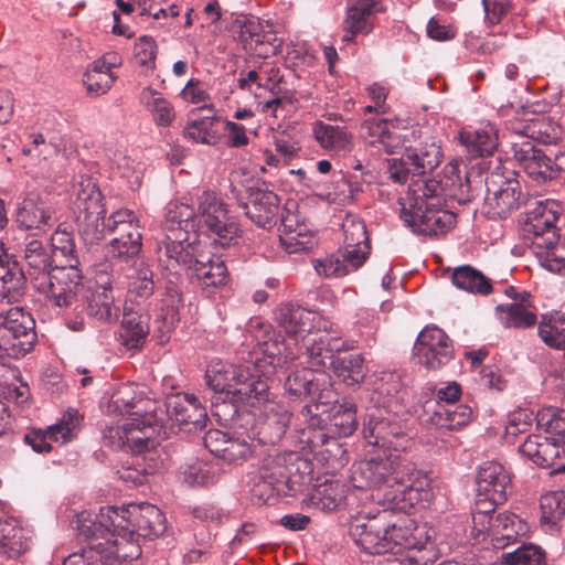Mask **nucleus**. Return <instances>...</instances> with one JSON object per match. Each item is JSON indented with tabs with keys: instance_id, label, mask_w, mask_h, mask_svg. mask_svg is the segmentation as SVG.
<instances>
[{
	"instance_id": "48",
	"label": "nucleus",
	"mask_w": 565,
	"mask_h": 565,
	"mask_svg": "<svg viewBox=\"0 0 565 565\" xmlns=\"http://www.w3.org/2000/svg\"><path fill=\"white\" fill-rule=\"evenodd\" d=\"M541 524L553 527L565 515V492L562 490L544 493L540 499Z\"/></svg>"
},
{
	"instance_id": "42",
	"label": "nucleus",
	"mask_w": 565,
	"mask_h": 565,
	"mask_svg": "<svg viewBox=\"0 0 565 565\" xmlns=\"http://www.w3.org/2000/svg\"><path fill=\"white\" fill-rule=\"evenodd\" d=\"M285 454H269L264 458L263 463L259 468V475L264 483L269 484L266 492H262V497H266L271 490L278 489V491L285 492L287 490V477L285 468Z\"/></svg>"
},
{
	"instance_id": "6",
	"label": "nucleus",
	"mask_w": 565,
	"mask_h": 565,
	"mask_svg": "<svg viewBox=\"0 0 565 565\" xmlns=\"http://www.w3.org/2000/svg\"><path fill=\"white\" fill-rule=\"evenodd\" d=\"M259 375L250 374L245 366L217 363L206 371L207 385L224 395L235 407L257 405L266 401L267 381L256 367Z\"/></svg>"
},
{
	"instance_id": "63",
	"label": "nucleus",
	"mask_w": 565,
	"mask_h": 565,
	"mask_svg": "<svg viewBox=\"0 0 565 565\" xmlns=\"http://www.w3.org/2000/svg\"><path fill=\"white\" fill-rule=\"evenodd\" d=\"M252 454V445L245 438L231 436L220 458L231 465H239Z\"/></svg>"
},
{
	"instance_id": "11",
	"label": "nucleus",
	"mask_w": 565,
	"mask_h": 565,
	"mask_svg": "<svg viewBox=\"0 0 565 565\" xmlns=\"http://www.w3.org/2000/svg\"><path fill=\"white\" fill-rule=\"evenodd\" d=\"M230 195L258 227L269 230L277 224L280 200L273 191L252 186L242 190L232 184Z\"/></svg>"
},
{
	"instance_id": "53",
	"label": "nucleus",
	"mask_w": 565,
	"mask_h": 565,
	"mask_svg": "<svg viewBox=\"0 0 565 565\" xmlns=\"http://www.w3.org/2000/svg\"><path fill=\"white\" fill-rule=\"evenodd\" d=\"M149 327L142 316L135 312H125L121 321V338L127 347L139 348L147 334Z\"/></svg>"
},
{
	"instance_id": "49",
	"label": "nucleus",
	"mask_w": 565,
	"mask_h": 565,
	"mask_svg": "<svg viewBox=\"0 0 565 565\" xmlns=\"http://www.w3.org/2000/svg\"><path fill=\"white\" fill-rule=\"evenodd\" d=\"M331 430L339 437H348L354 433L358 427L356 409L354 404L344 402L332 408L329 416Z\"/></svg>"
},
{
	"instance_id": "19",
	"label": "nucleus",
	"mask_w": 565,
	"mask_h": 565,
	"mask_svg": "<svg viewBox=\"0 0 565 565\" xmlns=\"http://www.w3.org/2000/svg\"><path fill=\"white\" fill-rule=\"evenodd\" d=\"M82 274L72 266H54L53 271L46 276L34 289L45 295L54 306L67 308L76 301L82 289Z\"/></svg>"
},
{
	"instance_id": "54",
	"label": "nucleus",
	"mask_w": 565,
	"mask_h": 565,
	"mask_svg": "<svg viewBox=\"0 0 565 565\" xmlns=\"http://www.w3.org/2000/svg\"><path fill=\"white\" fill-rule=\"evenodd\" d=\"M84 85L88 93L99 96L110 89L115 82L111 72H107L104 62H93L92 66L84 74Z\"/></svg>"
},
{
	"instance_id": "13",
	"label": "nucleus",
	"mask_w": 565,
	"mask_h": 565,
	"mask_svg": "<svg viewBox=\"0 0 565 565\" xmlns=\"http://www.w3.org/2000/svg\"><path fill=\"white\" fill-rule=\"evenodd\" d=\"M157 427L148 415L146 422L139 423V418H125L116 425L107 426L103 431L106 446L113 449L130 450L140 454L154 446Z\"/></svg>"
},
{
	"instance_id": "30",
	"label": "nucleus",
	"mask_w": 565,
	"mask_h": 565,
	"mask_svg": "<svg viewBox=\"0 0 565 565\" xmlns=\"http://www.w3.org/2000/svg\"><path fill=\"white\" fill-rule=\"evenodd\" d=\"M529 532V524L519 515L507 511L501 512L494 516L492 546L503 550L515 544L520 537H525Z\"/></svg>"
},
{
	"instance_id": "20",
	"label": "nucleus",
	"mask_w": 565,
	"mask_h": 565,
	"mask_svg": "<svg viewBox=\"0 0 565 565\" xmlns=\"http://www.w3.org/2000/svg\"><path fill=\"white\" fill-rule=\"evenodd\" d=\"M107 412L119 416L128 415V418H139L140 424L150 415L153 426L158 427L154 402L145 397L143 392L134 384H122L115 390L108 402Z\"/></svg>"
},
{
	"instance_id": "45",
	"label": "nucleus",
	"mask_w": 565,
	"mask_h": 565,
	"mask_svg": "<svg viewBox=\"0 0 565 565\" xmlns=\"http://www.w3.org/2000/svg\"><path fill=\"white\" fill-rule=\"evenodd\" d=\"M333 372L348 386L361 384L366 375L364 359L361 354H351L331 361Z\"/></svg>"
},
{
	"instance_id": "50",
	"label": "nucleus",
	"mask_w": 565,
	"mask_h": 565,
	"mask_svg": "<svg viewBox=\"0 0 565 565\" xmlns=\"http://www.w3.org/2000/svg\"><path fill=\"white\" fill-rule=\"evenodd\" d=\"M495 507V504L476 500V507L472 512V527L470 532L475 543L484 541L487 536L492 540L494 516H492L491 513L494 512Z\"/></svg>"
},
{
	"instance_id": "47",
	"label": "nucleus",
	"mask_w": 565,
	"mask_h": 565,
	"mask_svg": "<svg viewBox=\"0 0 565 565\" xmlns=\"http://www.w3.org/2000/svg\"><path fill=\"white\" fill-rule=\"evenodd\" d=\"M52 259L54 266H72L78 268V257L73 236L63 231H56L52 236Z\"/></svg>"
},
{
	"instance_id": "15",
	"label": "nucleus",
	"mask_w": 565,
	"mask_h": 565,
	"mask_svg": "<svg viewBox=\"0 0 565 565\" xmlns=\"http://www.w3.org/2000/svg\"><path fill=\"white\" fill-rule=\"evenodd\" d=\"M202 253L195 234L190 232L163 234L157 243L159 263L174 274L180 269H191Z\"/></svg>"
},
{
	"instance_id": "16",
	"label": "nucleus",
	"mask_w": 565,
	"mask_h": 565,
	"mask_svg": "<svg viewBox=\"0 0 565 565\" xmlns=\"http://www.w3.org/2000/svg\"><path fill=\"white\" fill-rule=\"evenodd\" d=\"M286 392L294 398L312 397L317 401L313 405H306L302 413L312 414V408L318 411L319 404L323 406L333 398L332 382L329 374L303 367L289 374L284 385Z\"/></svg>"
},
{
	"instance_id": "39",
	"label": "nucleus",
	"mask_w": 565,
	"mask_h": 565,
	"mask_svg": "<svg viewBox=\"0 0 565 565\" xmlns=\"http://www.w3.org/2000/svg\"><path fill=\"white\" fill-rule=\"evenodd\" d=\"M472 416L471 407L458 405L454 408L436 404V408L426 422V430L431 427L455 430L466 426Z\"/></svg>"
},
{
	"instance_id": "27",
	"label": "nucleus",
	"mask_w": 565,
	"mask_h": 565,
	"mask_svg": "<svg viewBox=\"0 0 565 565\" xmlns=\"http://www.w3.org/2000/svg\"><path fill=\"white\" fill-rule=\"evenodd\" d=\"M379 11H382L379 0H350L343 21L342 41L350 43L359 34H369L373 29L371 18Z\"/></svg>"
},
{
	"instance_id": "34",
	"label": "nucleus",
	"mask_w": 565,
	"mask_h": 565,
	"mask_svg": "<svg viewBox=\"0 0 565 565\" xmlns=\"http://www.w3.org/2000/svg\"><path fill=\"white\" fill-rule=\"evenodd\" d=\"M25 275L18 263L0 259V303L19 302L25 291Z\"/></svg>"
},
{
	"instance_id": "8",
	"label": "nucleus",
	"mask_w": 565,
	"mask_h": 565,
	"mask_svg": "<svg viewBox=\"0 0 565 565\" xmlns=\"http://www.w3.org/2000/svg\"><path fill=\"white\" fill-rule=\"evenodd\" d=\"M73 195L79 234L86 244H97L104 238L103 194L89 177L81 175L73 184Z\"/></svg>"
},
{
	"instance_id": "17",
	"label": "nucleus",
	"mask_w": 565,
	"mask_h": 565,
	"mask_svg": "<svg viewBox=\"0 0 565 565\" xmlns=\"http://www.w3.org/2000/svg\"><path fill=\"white\" fill-rule=\"evenodd\" d=\"M275 320L289 337L287 343L294 341L296 347L310 333L328 331L330 327V321L318 312L291 303L280 305L275 311Z\"/></svg>"
},
{
	"instance_id": "26",
	"label": "nucleus",
	"mask_w": 565,
	"mask_h": 565,
	"mask_svg": "<svg viewBox=\"0 0 565 565\" xmlns=\"http://www.w3.org/2000/svg\"><path fill=\"white\" fill-rule=\"evenodd\" d=\"M520 452L543 468L561 470L564 466L557 465L556 460L565 456V445L552 437L531 435L520 446Z\"/></svg>"
},
{
	"instance_id": "2",
	"label": "nucleus",
	"mask_w": 565,
	"mask_h": 565,
	"mask_svg": "<svg viewBox=\"0 0 565 565\" xmlns=\"http://www.w3.org/2000/svg\"><path fill=\"white\" fill-rule=\"evenodd\" d=\"M405 519L391 509L376 514L355 518L350 525V535L369 554L395 553L402 557L403 565H423L422 547L414 542Z\"/></svg>"
},
{
	"instance_id": "24",
	"label": "nucleus",
	"mask_w": 565,
	"mask_h": 565,
	"mask_svg": "<svg viewBox=\"0 0 565 565\" xmlns=\"http://www.w3.org/2000/svg\"><path fill=\"white\" fill-rule=\"evenodd\" d=\"M55 210L38 192H29L17 210V223L20 228L46 232L54 224Z\"/></svg>"
},
{
	"instance_id": "61",
	"label": "nucleus",
	"mask_w": 565,
	"mask_h": 565,
	"mask_svg": "<svg viewBox=\"0 0 565 565\" xmlns=\"http://www.w3.org/2000/svg\"><path fill=\"white\" fill-rule=\"evenodd\" d=\"M537 424L544 427L552 440L565 445V409H548L539 414Z\"/></svg>"
},
{
	"instance_id": "10",
	"label": "nucleus",
	"mask_w": 565,
	"mask_h": 565,
	"mask_svg": "<svg viewBox=\"0 0 565 565\" xmlns=\"http://www.w3.org/2000/svg\"><path fill=\"white\" fill-rule=\"evenodd\" d=\"M513 175L512 171L504 174L500 170H494L486 178L487 195L483 212L488 217L505 218L520 207L521 185Z\"/></svg>"
},
{
	"instance_id": "3",
	"label": "nucleus",
	"mask_w": 565,
	"mask_h": 565,
	"mask_svg": "<svg viewBox=\"0 0 565 565\" xmlns=\"http://www.w3.org/2000/svg\"><path fill=\"white\" fill-rule=\"evenodd\" d=\"M256 341L254 367H256L266 379L274 375L276 369L284 367L294 362L301 350L308 358V362L315 371H319L326 366L327 362L331 363V356L328 350L327 339L323 333H310L302 340V345L296 350L291 343L271 329L267 323H257V330L253 334Z\"/></svg>"
},
{
	"instance_id": "35",
	"label": "nucleus",
	"mask_w": 565,
	"mask_h": 565,
	"mask_svg": "<svg viewBox=\"0 0 565 565\" xmlns=\"http://www.w3.org/2000/svg\"><path fill=\"white\" fill-rule=\"evenodd\" d=\"M345 498V486L340 480L327 479L313 487L308 505L320 511L335 510Z\"/></svg>"
},
{
	"instance_id": "51",
	"label": "nucleus",
	"mask_w": 565,
	"mask_h": 565,
	"mask_svg": "<svg viewBox=\"0 0 565 565\" xmlns=\"http://www.w3.org/2000/svg\"><path fill=\"white\" fill-rule=\"evenodd\" d=\"M81 416L75 408H68L60 420L47 427L50 440L66 444L74 439L79 430Z\"/></svg>"
},
{
	"instance_id": "44",
	"label": "nucleus",
	"mask_w": 565,
	"mask_h": 565,
	"mask_svg": "<svg viewBox=\"0 0 565 565\" xmlns=\"http://www.w3.org/2000/svg\"><path fill=\"white\" fill-rule=\"evenodd\" d=\"M195 210L179 202H170L167 206L164 220L162 223L163 234H171L174 232H190L193 227V218Z\"/></svg>"
},
{
	"instance_id": "41",
	"label": "nucleus",
	"mask_w": 565,
	"mask_h": 565,
	"mask_svg": "<svg viewBox=\"0 0 565 565\" xmlns=\"http://www.w3.org/2000/svg\"><path fill=\"white\" fill-rule=\"evenodd\" d=\"M313 135L326 150L341 152L350 151L352 148L351 136L343 127L318 121L313 126Z\"/></svg>"
},
{
	"instance_id": "57",
	"label": "nucleus",
	"mask_w": 565,
	"mask_h": 565,
	"mask_svg": "<svg viewBox=\"0 0 565 565\" xmlns=\"http://www.w3.org/2000/svg\"><path fill=\"white\" fill-rule=\"evenodd\" d=\"M539 337L547 347L565 350V327L559 320L542 316L539 322Z\"/></svg>"
},
{
	"instance_id": "64",
	"label": "nucleus",
	"mask_w": 565,
	"mask_h": 565,
	"mask_svg": "<svg viewBox=\"0 0 565 565\" xmlns=\"http://www.w3.org/2000/svg\"><path fill=\"white\" fill-rule=\"evenodd\" d=\"M344 246L370 245L365 223L361 220H347L343 223Z\"/></svg>"
},
{
	"instance_id": "62",
	"label": "nucleus",
	"mask_w": 565,
	"mask_h": 565,
	"mask_svg": "<svg viewBox=\"0 0 565 565\" xmlns=\"http://www.w3.org/2000/svg\"><path fill=\"white\" fill-rule=\"evenodd\" d=\"M141 247L142 239L128 238L127 236H114L106 246V253L111 258L127 260L137 256Z\"/></svg>"
},
{
	"instance_id": "23",
	"label": "nucleus",
	"mask_w": 565,
	"mask_h": 565,
	"mask_svg": "<svg viewBox=\"0 0 565 565\" xmlns=\"http://www.w3.org/2000/svg\"><path fill=\"white\" fill-rule=\"evenodd\" d=\"M266 401L257 405H246L262 412L258 435L264 444H276L285 436L290 423L291 414L285 405L270 397L269 386L266 390Z\"/></svg>"
},
{
	"instance_id": "12",
	"label": "nucleus",
	"mask_w": 565,
	"mask_h": 565,
	"mask_svg": "<svg viewBox=\"0 0 565 565\" xmlns=\"http://www.w3.org/2000/svg\"><path fill=\"white\" fill-rule=\"evenodd\" d=\"M198 214L210 235L221 246H227L241 234L237 220L228 214L226 204L213 191H203L196 200Z\"/></svg>"
},
{
	"instance_id": "60",
	"label": "nucleus",
	"mask_w": 565,
	"mask_h": 565,
	"mask_svg": "<svg viewBox=\"0 0 565 565\" xmlns=\"http://www.w3.org/2000/svg\"><path fill=\"white\" fill-rule=\"evenodd\" d=\"M285 459L287 462H285L286 468V477H287V490H295L296 486H299L302 483L305 479V475L310 473L311 471V463L303 459L298 452L296 451H289L284 452Z\"/></svg>"
},
{
	"instance_id": "29",
	"label": "nucleus",
	"mask_w": 565,
	"mask_h": 565,
	"mask_svg": "<svg viewBox=\"0 0 565 565\" xmlns=\"http://www.w3.org/2000/svg\"><path fill=\"white\" fill-rule=\"evenodd\" d=\"M32 545V531L13 519L0 521V555L15 559Z\"/></svg>"
},
{
	"instance_id": "59",
	"label": "nucleus",
	"mask_w": 565,
	"mask_h": 565,
	"mask_svg": "<svg viewBox=\"0 0 565 565\" xmlns=\"http://www.w3.org/2000/svg\"><path fill=\"white\" fill-rule=\"evenodd\" d=\"M215 121L216 117L213 115L193 119L184 127L183 134L195 142L212 145L216 140V135L213 130Z\"/></svg>"
},
{
	"instance_id": "5",
	"label": "nucleus",
	"mask_w": 565,
	"mask_h": 565,
	"mask_svg": "<svg viewBox=\"0 0 565 565\" xmlns=\"http://www.w3.org/2000/svg\"><path fill=\"white\" fill-rule=\"evenodd\" d=\"M561 204L554 200L535 202L526 213L524 235L531 241L540 265L551 273H565V243L558 242Z\"/></svg>"
},
{
	"instance_id": "58",
	"label": "nucleus",
	"mask_w": 565,
	"mask_h": 565,
	"mask_svg": "<svg viewBox=\"0 0 565 565\" xmlns=\"http://www.w3.org/2000/svg\"><path fill=\"white\" fill-rule=\"evenodd\" d=\"M129 292L140 299L149 298L154 290L153 273L145 262L136 263L135 274L130 277Z\"/></svg>"
},
{
	"instance_id": "36",
	"label": "nucleus",
	"mask_w": 565,
	"mask_h": 565,
	"mask_svg": "<svg viewBox=\"0 0 565 565\" xmlns=\"http://www.w3.org/2000/svg\"><path fill=\"white\" fill-rule=\"evenodd\" d=\"M191 270L194 271L203 287L223 286L226 284L228 276L224 262L217 256H212L206 250H203L199 256Z\"/></svg>"
},
{
	"instance_id": "25",
	"label": "nucleus",
	"mask_w": 565,
	"mask_h": 565,
	"mask_svg": "<svg viewBox=\"0 0 565 565\" xmlns=\"http://www.w3.org/2000/svg\"><path fill=\"white\" fill-rule=\"evenodd\" d=\"M23 267L33 287H36L54 268L51 248L39 238H25Z\"/></svg>"
},
{
	"instance_id": "1",
	"label": "nucleus",
	"mask_w": 565,
	"mask_h": 565,
	"mask_svg": "<svg viewBox=\"0 0 565 565\" xmlns=\"http://www.w3.org/2000/svg\"><path fill=\"white\" fill-rule=\"evenodd\" d=\"M79 529L88 536L109 534L113 541L134 540L139 550L140 539L153 540L167 530L166 518L153 504L143 502L126 507H103L96 515L83 514Z\"/></svg>"
},
{
	"instance_id": "38",
	"label": "nucleus",
	"mask_w": 565,
	"mask_h": 565,
	"mask_svg": "<svg viewBox=\"0 0 565 565\" xmlns=\"http://www.w3.org/2000/svg\"><path fill=\"white\" fill-rule=\"evenodd\" d=\"M451 282L456 288L472 295L488 296L493 291L491 280L470 265L454 268Z\"/></svg>"
},
{
	"instance_id": "40",
	"label": "nucleus",
	"mask_w": 565,
	"mask_h": 565,
	"mask_svg": "<svg viewBox=\"0 0 565 565\" xmlns=\"http://www.w3.org/2000/svg\"><path fill=\"white\" fill-rule=\"evenodd\" d=\"M460 140L471 157L489 156L497 147V135L491 125L465 129L460 132Z\"/></svg>"
},
{
	"instance_id": "28",
	"label": "nucleus",
	"mask_w": 565,
	"mask_h": 565,
	"mask_svg": "<svg viewBox=\"0 0 565 565\" xmlns=\"http://www.w3.org/2000/svg\"><path fill=\"white\" fill-rule=\"evenodd\" d=\"M167 414L179 425H193L195 429L205 427L207 413L192 394L179 393L166 402Z\"/></svg>"
},
{
	"instance_id": "14",
	"label": "nucleus",
	"mask_w": 565,
	"mask_h": 565,
	"mask_svg": "<svg viewBox=\"0 0 565 565\" xmlns=\"http://www.w3.org/2000/svg\"><path fill=\"white\" fill-rule=\"evenodd\" d=\"M95 287L85 297L87 315L100 322L114 323L119 318V307L115 302L114 285L116 282L113 265L102 263L94 267Z\"/></svg>"
},
{
	"instance_id": "32",
	"label": "nucleus",
	"mask_w": 565,
	"mask_h": 565,
	"mask_svg": "<svg viewBox=\"0 0 565 565\" xmlns=\"http://www.w3.org/2000/svg\"><path fill=\"white\" fill-rule=\"evenodd\" d=\"M279 241L289 254L308 250L316 242L313 232L307 224L300 223L294 214L281 217Z\"/></svg>"
},
{
	"instance_id": "9",
	"label": "nucleus",
	"mask_w": 565,
	"mask_h": 565,
	"mask_svg": "<svg viewBox=\"0 0 565 565\" xmlns=\"http://www.w3.org/2000/svg\"><path fill=\"white\" fill-rule=\"evenodd\" d=\"M38 341L35 320L22 307L0 313V359H20L33 350Z\"/></svg>"
},
{
	"instance_id": "43",
	"label": "nucleus",
	"mask_w": 565,
	"mask_h": 565,
	"mask_svg": "<svg viewBox=\"0 0 565 565\" xmlns=\"http://www.w3.org/2000/svg\"><path fill=\"white\" fill-rule=\"evenodd\" d=\"M104 233H111L114 236H127L128 238L142 239L139 220L128 209L113 212L107 220L104 218Z\"/></svg>"
},
{
	"instance_id": "56",
	"label": "nucleus",
	"mask_w": 565,
	"mask_h": 565,
	"mask_svg": "<svg viewBox=\"0 0 565 565\" xmlns=\"http://www.w3.org/2000/svg\"><path fill=\"white\" fill-rule=\"evenodd\" d=\"M20 372L15 367H7L0 362V395L15 403H24L28 399V387H18L13 381H18Z\"/></svg>"
},
{
	"instance_id": "33",
	"label": "nucleus",
	"mask_w": 565,
	"mask_h": 565,
	"mask_svg": "<svg viewBox=\"0 0 565 565\" xmlns=\"http://www.w3.org/2000/svg\"><path fill=\"white\" fill-rule=\"evenodd\" d=\"M401 218L404 225L415 234L424 232V184L420 180L412 182L405 198L401 199Z\"/></svg>"
},
{
	"instance_id": "22",
	"label": "nucleus",
	"mask_w": 565,
	"mask_h": 565,
	"mask_svg": "<svg viewBox=\"0 0 565 565\" xmlns=\"http://www.w3.org/2000/svg\"><path fill=\"white\" fill-rule=\"evenodd\" d=\"M477 501L503 504L511 491V476L503 465L497 461L482 463L477 475Z\"/></svg>"
},
{
	"instance_id": "52",
	"label": "nucleus",
	"mask_w": 565,
	"mask_h": 565,
	"mask_svg": "<svg viewBox=\"0 0 565 565\" xmlns=\"http://www.w3.org/2000/svg\"><path fill=\"white\" fill-rule=\"evenodd\" d=\"M501 565H545L546 553L536 544H522L513 552L503 553L500 557Z\"/></svg>"
},
{
	"instance_id": "18",
	"label": "nucleus",
	"mask_w": 565,
	"mask_h": 565,
	"mask_svg": "<svg viewBox=\"0 0 565 565\" xmlns=\"http://www.w3.org/2000/svg\"><path fill=\"white\" fill-rule=\"evenodd\" d=\"M514 159L525 173L539 183H545L565 172V153H561L552 161L540 148H536L531 140L513 143Z\"/></svg>"
},
{
	"instance_id": "7",
	"label": "nucleus",
	"mask_w": 565,
	"mask_h": 565,
	"mask_svg": "<svg viewBox=\"0 0 565 565\" xmlns=\"http://www.w3.org/2000/svg\"><path fill=\"white\" fill-rule=\"evenodd\" d=\"M87 512H82L77 516V531L79 536L88 541V545L79 552L70 554L63 562V565H121L126 562L137 559L141 552L137 543L130 541H113L109 534L85 535L79 529V518Z\"/></svg>"
},
{
	"instance_id": "4",
	"label": "nucleus",
	"mask_w": 565,
	"mask_h": 565,
	"mask_svg": "<svg viewBox=\"0 0 565 565\" xmlns=\"http://www.w3.org/2000/svg\"><path fill=\"white\" fill-rule=\"evenodd\" d=\"M473 192L469 179L461 178L458 164L449 162L426 180V236L446 234L456 224L452 203L470 202Z\"/></svg>"
},
{
	"instance_id": "46",
	"label": "nucleus",
	"mask_w": 565,
	"mask_h": 565,
	"mask_svg": "<svg viewBox=\"0 0 565 565\" xmlns=\"http://www.w3.org/2000/svg\"><path fill=\"white\" fill-rule=\"evenodd\" d=\"M140 99L151 113L157 125L167 127L173 121L175 114L172 105L151 87L142 89Z\"/></svg>"
},
{
	"instance_id": "37",
	"label": "nucleus",
	"mask_w": 565,
	"mask_h": 565,
	"mask_svg": "<svg viewBox=\"0 0 565 565\" xmlns=\"http://www.w3.org/2000/svg\"><path fill=\"white\" fill-rule=\"evenodd\" d=\"M452 352L448 335L437 327L426 326V367L437 369L448 363Z\"/></svg>"
},
{
	"instance_id": "31",
	"label": "nucleus",
	"mask_w": 565,
	"mask_h": 565,
	"mask_svg": "<svg viewBox=\"0 0 565 565\" xmlns=\"http://www.w3.org/2000/svg\"><path fill=\"white\" fill-rule=\"evenodd\" d=\"M495 316L504 328L527 329L537 322L531 295L526 291H523L519 302L497 306Z\"/></svg>"
},
{
	"instance_id": "21",
	"label": "nucleus",
	"mask_w": 565,
	"mask_h": 565,
	"mask_svg": "<svg viewBox=\"0 0 565 565\" xmlns=\"http://www.w3.org/2000/svg\"><path fill=\"white\" fill-rule=\"evenodd\" d=\"M363 435L372 446L387 449H405L403 429L394 416L385 409L373 408L365 417Z\"/></svg>"
},
{
	"instance_id": "55",
	"label": "nucleus",
	"mask_w": 565,
	"mask_h": 565,
	"mask_svg": "<svg viewBox=\"0 0 565 565\" xmlns=\"http://www.w3.org/2000/svg\"><path fill=\"white\" fill-rule=\"evenodd\" d=\"M388 126L387 119L375 118L367 119L363 124L369 136L373 138L372 142L382 145L385 152L393 153L395 147L399 143V137L395 132H392Z\"/></svg>"
}]
</instances>
